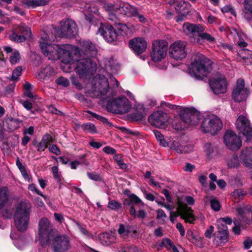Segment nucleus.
I'll use <instances>...</instances> for the list:
<instances>
[{
  "label": "nucleus",
  "instance_id": "nucleus-18",
  "mask_svg": "<svg viewBox=\"0 0 252 252\" xmlns=\"http://www.w3.org/2000/svg\"><path fill=\"white\" fill-rule=\"evenodd\" d=\"M224 142L225 146L232 150H238L242 146V141L233 131L227 130L224 136Z\"/></svg>",
  "mask_w": 252,
  "mask_h": 252
},
{
  "label": "nucleus",
  "instance_id": "nucleus-38",
  "mask_svg": "<svg viewBox=\"0 0 252 252\" xmlns=\"http://www.w3.org/2000/svg\"><path fill=\"white\" fill-rule=\"evenodd\" d=\"M122 8L126 12V14L128 16H136L138 14L137 8L132 6L125 5Z\"/></svg>",
  "mask_w": 252,
  "mask_h": 252
},
{
  "label": "nucleus",
  "instance_id": "nucleus-56",
  "mask_svg": "<svg viewBox=\"0 0 252 252\" xmlns=\"http://www.w3.org/2000/svg\"><path fill=\"white\" fill-rule=\"evenodd\" d=\"M86 13H90V15L93 13L96 14L98 12V10L97 8L95 7L94 5L87 4L86 6Z\"/></svg>",
  "mask_w": 252,
  "mask_h": 252
},
{
  "label": "nucleus",
  "instance_id": "nucleus-21",
  "mask_svg": "<svg viewBox=\"0 0 252 252\" xmlns=\"http://www.w3.org/2000/svg\"><path fill=\"white\" fill-rule=\"evenodd\" d=\"M128 44L130 48L137 55L144 52L147 47V41L141 37L132 38L129 40Z\"/></svg>",
  "mask_w": 252,
  "mask_h": 252
},
{
  "label": "nucleus",
  "instance_id": "nucleus-55",
  "mask_svg": "<svg viewBox=\"0 0 252 252\" xmlns=\"http://www.w3.org/2000/svg\"><path fill=\"white\" fill-rule=\"evenodd\" d=\"M204 150L208 156H211L214 153V148L212 145L210 143L205 144Z\"/></svg>",
  "mask_w": 252,
  "mask_h": 252
},
{
  "label": "nucleus",
  "instance_id": "nucleus-32",
  "mask_svg": "<svg viewBox=\"0 0 252 252\" xmlns=\"http://www.w3.org/2000/svg\"><path fill=\"white\" fill-rule=\"evenodd\" d=\"M227 165L229 168H237L240 165V160L237 155H230L226 159Z\"/></svg>",
  "mask_w": 252,
  "mask_h": 252
},
{
  "label": "nucleus",
  "instance_id": "nucleus-26",
  "mask_svg": "<svg viewBox=\"0 0 252 252\" xmlns=\"http://www.w3.org/2000/svg\"><path fill=\"white\" fill-rule=\"evenodd\" d=\"M49 0H23L22 5L25 8H34L36 6L44 5L49 2Z\"/></svg>",
  "mask_w": 252,
  "mask_h": 252
},
{
  "label": "nucleus",
  "instance_id": "nucleus-42",
  "mask_svg": "<svg viewBox=\"0 0 252 252\" xmlns=\"http://www.w3.org/2000/svg\"><path fill=\"white\" fill-rule=\"evenodd\" d=\"M187 239L192 243L196 244L200 241V237L197 235L194 234L191 230H188L187 232Z\"/></svg>",
  "mask_w": 252,
  "mask_h": 252
},
{
  "label": "nucleus",
  "instance_id": "nucleus-19",
  "mask_svg": "<svg viewBox=\"0 0 252 252\" xmlns=\"http://www.w3.org/2000/svg\"><path fill=\"white\" fill-rule=\"evenodd\" d=\"M169 120L168 115L165 112L157 111L152 113L149 117V122L157 127L164 126Z\"/></svg>",
  "mask_w": 252,
  "mask_h": 252
},
{
  "label": "nucleus",
  "instance_id": "nucleus-37",
  "mask_svg": "<svg viewBox=\"0 0 252 252\" xmlns=\"http://www.w3.org/2000/svg\"><path fill=\"white\" fill-rule=\"evenodd\" d=\"M172 242L168 238H164L162 241L159 243L158 245V250H161L163 247H165L168 249H172L174 246Z\"/></svg>",
  "mask_w": 252,
  "mask_h": 252
},
{
  "label": "nucleus",
  "instance_id": "nucleus-22",
  "mask_svg": "<svg viewBox=\"0 0 252 252\" xmlns=\"http://www.w3.org/2000/svg\"><path fill=\"white\" fill-rule=\"evenodd\" d=\"M98 32L105 40L109 42L115 41L117 38V33L111 25H101L98 30Z\"/></svg>",
  "mask_w": 252,
  "mask_h": 252
},
{
  "label": "nucleus",
  "instance_id": "nucleus-60",
  "mask_svg": "<svg viewBox=\"0 0 252 252\" xmlns=\"http://www.w3.org/2000/svg\"><path fill=\"white\" fill-rule=\"evenodd\" d=\"M103 151L108 155H116V150L110 146H106L104 147L103 148Z\"/></svg>",
  "mask_w": 252,
  "mask_h": 252
},
{
  "label": "nucleus",
  "instance_id": "nucleus-6",
  "mask_svg": "<svg viewBox=\"0 0 252 252\" xmlns=\"http://www.w3.org/2000/svg\"><path fill=\"white\" fill-rule=\"evenodd\" d=\"M183 31L187 35L197 33L199 38L196 39V42L202 43V41H206L210 43H215L216 38L211 34L204 32V28L200 25H193L189 23H185L183 25Z\"/></svg>",
  "mask_w": 252,
  "mask_h": 252
},
{
  "label": "nucleus",
  "instance_id": "nucleus-61",
  "mask_svg": "<svg viewBox=\"0 0 252 252\" xmlns=\"http://www.w3.org/2000/svg\"><path fill=\"white\" fill-rule=\"evenodd\" d=\"M217 45L219 47H220L221 49L222 50L228 49L229 50L231 51L233 49L232 46L227 44L224 42H219Z\"/></svg>",
  "mask_w": 252,
  "mask_h": 252
},
{
  "label": "nucleus",
  "instance_id": "nucleus-3",
  "mask_svg": "<svg viewBox=\"0 0 252 252\" xmlns=\"http://www.w3.org/2000/svg\"><path fill=\"white\" fill-rule=\"evenodd\" d=\"M31 205L26 202L18 204L14 214V223L17 229L20 232L26 231L30 222Z\"/></svg>",
  "mask_w": 252,
  "mask_h": 252
},
{
  "label": "nucleus",
  "instance_id": "nucleus-12",
  "mask_svg": "<svg viewBox=\"0 0 252 252\" xmlns=\"http://www.w3.org/2000/svg\"><path fill=\"white\" fill-rule=\"evenodd\" d=\"M194 203V199L190 196L185 195L178 197L177 201L176 209H179L182 212V216H185L186 214L188 216H191L193 217V221L196 220L195 217L193 214V210L187 206L188 205H193Z\"/></svg>",
  "mask_w": 252,
  "mask_h": 252
},
{
  "label": "nucleus",
  "instance_id": "nucleus-36",
  "mask_svg": "<svg viewBox=\"0 0 252 252\" xmlns=\"http://www.w3.org/2000/svg\"><path fill=\"white\" fill-rule=\"evenodd\" d=\"M153 132L156 137V138L157 139L160 145L164 147L168 146V143L165 140L163 135L160 132L157 130H154Z\"/></svg>",
  "mask_w": 252,
  "mask_h": 252
},
{
  "label": "nucleus",
  "instance_id": "nucleus-33",
  "mask_svg": "<svg viewBox=\"0 0 252 252\" xmlns=\"http://www.w3.org/2000/svg\"><path fill=\"white\" fill-rule=\"evenodd\" d=\"M9 191L6 188H0V209H1L7 201Z\"/></svg>",
  "mask_w": 252,
  "mask_h": 252
},
{
  "label": "nucleus",
  "instance_id": "nucleus-13",
  "mask_svg": "<svg viewBox=\"0 0 252 252\" xmlns=\"http://www.w3.org/2000/svg\"><path fill=\"white\" fill-rule=\"evenodd\" d=\"M236 126L238 132L245 136L247 140L252 137V126L246 116L242 115L238 117L236 121Z\"/></svg>",
  "mask_w": 252,
  "mask_h": 252
},
{
  "label": "nucleus",
  "instance_id": "nucleus-10",
  "mask_svg": "<svg viewBox=\"0 0 252 252\" xmlns=\"http://www.w3.org/2000/svg\"><path fill=\"white\" fill-rule=\"evenodd\" d=\"M168 45L164 40H155L152 44L151 57L155 62L160 61L166 56Z\"/></svg>",
  "mask_w": 252,
  "mask_h": 252
},
{
  "label": "nucleus",
  "instance_id": "nucleus-23",
  "mask_svg": "<svg viewBox=\"0 0 252 252\" xmlns=\"http://www.w3.org/2000/svg\"><path fill=\"white\" fill-rule=\"evenodd\" d=\"M18 30L21 32L23 35H19L15 32H12L9 37L11 41L22 42L26 40V37H30L31 34V32L29 28L27 27L24 24L22 23Z\"/></svg>",
  "mask_w": 252,
  "mask_h": 252
},
{
  "label": "nucleus",
  "instance_id": "nucleus-9",
  "mask_svg": "<svg viewBox=\"0 0 252 252\" xmlns=\"http://www.w3.org/2000/svg\"><path fill=\"white\" fill-rule=\"evenodd\" d=\"M55 31L60 37H73L77 32V25L74 21L67 19L61 22L60 28L58 30L55 29Z\"/></svg>",
  "mask_w": 252,
  "mask_h": 252
},
{
  "label": "nucleus",
  "instance_id": "nucleus-24",
  "mask_svg": "<svg viewBox=\"0 0 252 252\" xmlns=\"http://www.w3.org/2000/svg\"><path fill=\"white\" fill-rule=\"evenodd\" d=\"M218 234L214 239V243L218 245H223L228 241V231L227 226L217 227Z\"/></svg>",
  "mask_w": 252,
  "mask_h": 252
},
{
  "label": "nucleus",
  "instance_id": "nucleus-27",
  "mask_svg": "<svg viewBox=\"0 0 252 252\" xmlns=\"http://www.w3.org/2000/svg\"><path fill=\"white\" fill-rule=\"evenodd\" d=\"M146 114V110L143 105L139 104L135 106V112L131 115V118L133 120L138 121L141 120Z\"/></svg>",
  "mask_w": 252,
  "mask_h": 252
},
{
  "label": "nucleus",
  "instance_id": "nucleus-15",
  "mask_svg": "<svg viewBox=\"0 0 252 252\" xmlns=\"http://www.w3.org/2000/svg\"><path fill=\"white\" fill-rule=\"evenodd\" d=\"M249 94V90L245 86L244 80L241 78L238 79L232 92L233 99L236 102H242L247 99Z\"/></svg>",
  "mask_w": 252,
  "mask_h": 252
},
{
  "label": "nucleus",
  "instance_id": "nucleus-5",
  "mask_svg": "<svg viewBox=\"0 0 252 252\" xmlns=\"http://www.w3.org/2000/svg\"><path fill=\"white\" fill-rule=\"evenodd\" d=\"M38 240L43 247L50 243L52 237L57 233L56 229L53 228L50 221L46 218H42L38 222Z\"/></svg>",
  "mask_w": 252,
  "mask_h": 252
},
{
  "label": "nucleus",
  "instance_id": "nucleus-43",
  "mask_svg": "<svg viewBox=\"0 0 252 252\" xmlns=\"http://www.w3.org/2000/svg\"><path fill=\"white\" fill-rule=\"evenodd\" d=\"M232 222V220L230 217H226L224 218H220L218 219L216 222V225L217 227H222V226H227L224 225L223 223L227 224H231Z\"/></svg>",
  "mask_w": 252,
  "mask_h": 252
},
{
  "label": "nucleus",
  "instance_id": "nucleus-49",
  "mask_svg": "<svg viewBox=\"0 0 252 252\" xmlns=\"http://www.w3.org/2000/svg\"><path fill=\"white\" fill-rule=\"evenodd\" d=\"M52 171L55 181L60 183L62 180L60 177V174L59 172L58 167L57 166H53L52 167Z\"/></svg>",
  "mask_w": 252,
  "mask_h": 252
},
{
  "label": "nucleus",
  "instance_id": "nucleus-8",
  "mask_svg": "<svg viewBox=\"0 0 252 252\" xmlns=\"http://www.w3.org/2000/svg\"><path fill=\"white\" fill-rule=\"evenodd\" d=\"M131 108L130 101L124 96L112 99L107 105V108L109 111L118 114L127 113Z\"/></svg>",
  "mask_w": 252,
  "mask_h": 252
},
{
  "label": "nucleus",
  "instance_id": "nucleus-59",
  "mask_svg": "<svg viewBox=\"0 0 252 252\" xmlns=\"http://www.w3.org/2000/svg\"><path fill=\"white\" fill-rule=\"evenodd\" d=\"M131 202H134L136 204H141V205H143L144 203L142 202V200L135 194H132L130 196Z\"/></svg>",
  "mask_w": 252,
  "mask_h": 252
},
{
  "label": "nucleus",
  "instance_id": "nucleus-14",
  "mask_svg": "<svg viewBox=\"0 0 252 252\" xmlns=\"http://www.w3.org/2000/svg\"><path fill=\"white\" fill-rule=\"evenodd\" d=\"M52 247L55 252H65L70 248L69 238L65 235H57L52 237Z\"/></svg>",
  "mask_w": 252,
  "mask_h": 252
},
{
  "label": "nucleus",
  "instance_id": "nucleus-62",
  "mask_svg": "<svg viewBox=\"0 0 252 252\" xmlns=\"http://www.w3.org/2000/svg\"><path fill=\"white\" fill-rule=\"evenodd\" d=\"M214 230V227L212 225H210L209 227L205 231V236L209 239L212 237V234Z\"/></svg>",
  "mask_w": 252,
  "mask_h": 252
},
{
  "label": "nucleus",
  "instance_id": "nucleus-20",
  "mask_svg": "<svg viewBox=\"0 0 252 252\" xmlns=\"http://www.w3.org/2000/svg\"><path fill=\"white\" fill-rule=\"evenodd\" d=\"M23 125V121L11 116H6L2 121L3 129L8 132H12L19 129Z\"/></svg>",
  "mask_w": 252,
  "mask_h": 252
},
{
  "label": "nucleus",
  "instance_id": "nucleus-64",
  "mask_svg": "<svg viewBox=\"0 0 252 252\" xmlns=\"http://www.w3.org/2000/svg\"><path fill=\"white\" fill-rule=\"evenodd\" d=\"M34 128L33 126H31L28 128H26L24 129L23 131L24 135H32L34 133Z\"/></svg>",
  "mask_w": 252,
  "mask_h": 252
},
{
  "label": "nucleus",
  "instance_id": "nucleus-1",
  "mask_svg": "<svg viewBox=\"0 0 252 252\" xmlns=\"http://www.w3.org/2000/svg\"><path fill=\"white\" fill-rule=\"evenodd\" d=\"M56 37L53 32H44L39 40L42 53L49 60L62 58V62L67 65L76 63L75 70L81 78H87L96 70V63L90 58L97 55L95 46L90 41L82 43L81 53L78 48L71 45H59L52 44Z\"/></svg>",
  "mask_w": 252,
  "mask_h": 252
},
{
  "label": "nucleus",
  "instance_id": "nucleus-51",
  "mask_svg": "<svg viewBox=\"0 0 252 252\" xmlns=\"http://www.w3.org/2000/svg\"><path fill=\"white\" fill-rule=\"evenodd\" d=\"M22 72V68L21 66L17 67L13 71L11 80L12 81L16 80L21 75Z\"/></svg>",
  "mask_w": 252,
  "mask_h": 252
},
{
  "label": "nucleus",
  "instance_id": "nucleus-2",
  "mask_svg": "<svg viewBox=\"0 0 252 252\" xmlns=\"http://www.w3.org/2000/svg\"><path fill=\"white\" fill-rule=\"evenodd\" d=\"M109 90L107 78L104 75H97L85 87L86 93L92 97L105 96Z\"/></svg>",
  "mask_w": 252,
  "mask_h": 252
},
{
  "label": "nucleus",
  "instance_id": "nucleus-52",
  "mask_svg": "<svg viewBox=\"0 0 252 252\" xmlns=\"http://www.w3.org/2000/svg\"><path fill=\"white\" fill-rule=\"evenodd\" d=\"M211 207L212 209L215 211H218L220 210V202L216 198L212 199L211 201Z\"/></svg>",
  "mask_w": 252,
  "mask_h": 252
},
{
  "label": "nucleus",
  "instance_id": "nucleus-54",
  "mask_svg": "<svg viewBox=\"0 0 252 252\" xmlns=\"http://www.w3.org/2000/svg\"><path fill=\"white\" fill-rule=\"evenodd\" d=\"M28 189L29 190H30L32 192L37 193V194L42 196L44 198H46V196L43 195L42 193V192L36 188L35 184H31L29 185V186L28 187Z\"/></svg>",
  "mask_w": 252,
  "mask_h": 252
},
{
  "label": "nucleus",
  "instance_id": "nucleus-31",
  "mask_svg": "<svg viewBox=\"0 0 252 252\" xmlns=\"http://www.w3.org/2000/svg\"><path fill=\"white\" fill-rule=\"evenodd\" d=\"M52 141V137L49 134H46L42 138L40 142L36 145L38 152H42L47 147L48 145Z\"/></svg>",
  "mask_w": 252,
  "mask_h": 252
},
{
  "label": "nucleus",
  "instance_id": "nucleus-53",
  "mask_svg": "<svg viewBox=\"0 0 252 252\" xmlns=\"http://www.w3.org/2000/svg\"><path fill=\"white\" fill-rule=\"evenodd\" d=\"M108 208L112 210H117L121 208L122 207L121 204L115 200L110 201L108 205Z\"/></svg>",
  "mask_w": 252,
  "mask_h": 252
},
{
  "label": "nucleus",
  "instance_id": "nucleus-45",
  "mask_svg": "<svg viewBox=\"0 0 252 252\" xmlns=\"http://www.w3.org/2000/svg\"><path fill=\"white\" fill-rule=\"evenodd\" d=\"M178 146H180V143L177 141H174L171 143H168V146H167V147H169L170 148L175 150L178 153L183 154L187 153V149L181 150L177 148Z\"/></svg>",
  "mask_w": 252,
  "mask_h": 252
},
{
  "label": "nucleus",
  "instance_id": "nucleus-30",
  "mask_svg": "<svg viewBox=\"0 0 252 252\" xmlns=\"http://www.w3.org/2000/svg\"><path fill=\"white\" fill-rule=\"evenodd\" d=\"M98 2L106 11L110 13L109 19L112 21H114L116 17L115 16L112 14V12L115 10V6L105 0H98Z\"/></svg>",
  "mask_w": 252,
  "mask_h": 252
},
{
  "label": "nucleus",
  "instance_id": "nucleus-57",
  "mask_svg": "<svg viewBox=\"0 0 252 252\" xmlns=\"http://www.w3.org/2000/svg\"><path fill=\"white\" fill-rule=\"evenodd\" d=\"M234 226L232 228V231L235 234L239 235L240 233L241 229L240 228V222L237 220L233 221Z\"/></svg>",
  "mask_w": 252,
  "mask_h": 252
},
{
  "label": "nucleus",
  "instance_id": "nucleus-29",
  "mask_svg": "<svg viewBox=\"0 0 252 252\" xmlns=\"http://www.w3.org/2000/svg\"><path fill=\"white\" fill-rule=\"evenodd\" d=\"M190 7L191 5L189 2L181 0L177 2L175 9L179 13L185 15L190 11Z\"/></svg>",
  "mask_w": 252,
  "mask_h": 252
},
{
  "label": "nucleus",
  "instance_id": "nucleus-58",
  "mask_svg": "<svg viewBox=\"0 0 252 252\" xmlns=\"http://www.w3.org/2000/svg\"><path fill=\"white\" fill-rule=\"evenodd\" d=\"M244 5L245 9L252 14V0H245Z\"/></svg>",
  "mask_w": 252,
  "mask_h": 252
},
{
  "label": "nucleus",
  "instance_id": "nucleus-35",
  "mask_svg": "<svg viewBox=\"0 0 252 252\" xmlns=\"http://www.w3.org/2000/svg\"><path fill=\"white\" fill-rule=\"evenodd\" d=\"M238 214L243 219L249 213H252V206L249 205H244L238 207L236 209Z\"/></svg>",
  "mask_w": 252,
  "mask_h": 252
},
{
  "label": "nucleus",
  "instance_id": "nucleus-34",
  "mask_svg": "<svg viewBox=\"0 0 252 252\" xmlns=\"http://www.w3.org/2000/svg\"><path fill=\"white\" fill-rule=\"evenodd\" d=\"M101 243L103 245H109L114 242V236L110 235L107 233H102L99 236Z\"/></svg>",
  "mask_w": 252,
  "mask_h": 252
},
{
  "label": "nucleus",
  "instance_id": "nucleus-46",
  "mask_svg": "<svg viewBox=\"0 0 252 252\" xmlns=\"http://www.w3.org/2000/svg\"><path fill=\"white\" fill-rule=\"evenodd\" d=\"M81 127L84 130L88 132L94 133L97 132L94 125L90 123L84 124L82 125Z\"/></svg>",
  "mask_w": 252,
  "mask_h": 252
},
{
  "label": "nucleus",
  "instance_id": "nucleus-11",
  "mask_svg": "<svg viewBox=\"0 0 252 252\" xmlns=\"http://www.w3.org/2000/svg\"><path fill=\"white\" fill-rule=\"evenodd\" d=\"M209 85L215 94H223L226 92L227 81L224 75L217 74L210 79Z\"/></svg>",
  "mask_w": 252,
  "mask_h": 252
},
{
  "label": "nucleus",
  "instance_id": "nucleus-44",
  "mask_svg": "<svg viewBox=\"0 0 252 252\" xmlns=\"http://www.w3.org/2000/svg\"><path fill=\"white\" fill-rule=\"evenodd\" d=\"M118 232L120 236L124 239H126L130 232L128 228H126L123 224H120Z\"/></svg>",
  "mask_w": 252,
  "mask_h": 252
},
{
  "label": "nucleus",
  "instance_id": "nucleus-7",
  "mask_svg": "<svg viewBox=\"0 0 252 252\" xmlns=\"http://www.w3.org/2000/svg\"><path fill=\"white\" fill-rule=\"evenodd\" d=\"M222 123L218 117L214 115H210L204 118L201 128L204 132H210L215 135L222 129Z\"/></svg>",
  "mask_w": 252,
  "mask_h": 252
},
{
  "label": "nucleus",
  "instance_id": "nucleus-50",
  "mask_svg": "<svg viewBox=\"0 0 252 252\" xmlns=\"http://www.w3.org/2000/svg\"><path fill=\"white\" fill-rule=\"evenodd\" d=\"M56 83L60 85H62L63 87H68L69 85V80L64 77H60L56 80Z\"/></svg>",
  "mask_w": 252,
  "mask_h": 252
},
{
  "label": "nucleus",
  "instance_id": "nucleus-28",
  "mask_svg": "<svg viewBox=\"0 0 252 252\" xmlns=\"http://www.w3.org/2000/svg\"><path fill=\"white\" fill-rule=\"evenodd\" d=\"M177 211H171L170 213V220L171 221L174 222L175 219L178 216H180L181 218L183 219L185 222H189V223H193V217L191 216H188L186 214H185V216H182V212L180 211L179 209H176Z\"/></svg>",
  "mask_w": 252,
  "mask_h": 252
},
{
  "label": "nucleus",
  "instance_id": "nucleus-47",
  "mask_svg": "<svg viewBox=\"0 0 252 252\" xmlns=\"http://www.w3.org/2000/svg\"><path fill=\"white\" fill-rule=\"evenodd\" d=\"M20 59L19 52L17 50H14L10 57V62L11 64H14L17 63Z\"/></svg>",
  "mask_w": 252,
  "mask_h": 252
},
{
  "label": "nucleus",
  "instance_id": "nucleus-39",
  "mask_svg": "<svg viewBox=\"0 0 252 252\" xmlns=\"http://www.w3.org/2000/svg\"><path fill=\"white\" fill-rule=\"evenodd\" d=\"M53 73L54 70L53 68L50 66L48 65L40 71L39 75L40 77L44 78L52 75Z\"/></svg>",
  "mask_w": 252,
  "mask_h": 252
},
{
  "label": "nucleus",
  "instance_id": "nucleus-41",
  "mask_svg": "<svg viewBox=\"0 0 252 252\" xmlns=\"http://www.w3.org/2000/svg\"><path fill=\"white\" fill-rule=\"evenodd\" d=\"M247 194V192L242 189H238L235 190L231 193L232 197L238 201L243 199L244 196Z\"/></svg>",
  "mask_w": 252,
  "mask_h": 252
},
{
  "label": "nucleus",
  "instance_id": "nucleus-16",
  "mask_svg": "<svg viewBox=\"0 0 252 252\" xmlns=\"http://www.w3.org/2000/svg\"><path fill=\"white\" fill-rule=\"evenodd\" d=\"M180 117L184 123L191 126L198 124L200 114L192 108H184L180 113Z\"/></svg>",
  "mask_w": 252,
  "mask_h": 252
},
{
  "label": "nucleus",
  "instance_id": "nucleus-48",
  "mask_svg": "<svg viewBox=\"0 0 252 252\" xmlns=\"http://www.w3.org/2000/svg\"><path fill=\"white\" fill-rule=\"evenodd\" d=\"M105 67L106 71L110 75L114 74L117 71L118 66L114 64H111L110 62H109V63L106 64Z\"/></svg>",
  "mask_w": 252,
  "mask_h": 252
},
{
  "label": "nucleus",
  "instance_id": "nucleus-40",
  "mask_svg": "<svg viewBox=\"0 0 252 252\" xmlns=\"http://www.w3.org/2000/svg\"><path fill=\"white\" fill-rule=\"evenodd\" d=\"M113 158L117 162L118 165H119L120 168L122 169H126L127 168L128 166L124 162L122 159V155L121 154L115 155L114 156Z\"/></svg>",
  "mask_w": 252,
  "mask_h": 252
},
{
  "label": "nucleus",
  "instance_id": "nucleus-25",
  "mask_svg": "<svg viewBox=\"0 0 252 252\" xmlns=\"http://www.w3.org/2000/svg\"><path fill=\"white\" fill-rule=\"evenodd\" d=\"M240 157L245 166L252 168V147L245 148Z\"/></svg>",
  "mask_w": 252,
  "mask_h": 252
},
{
  "label": "nucleus",
  "instance_id": "nucleus-17",
  "mask_svg": "<svg viewBox=\"0 0 252 252\" xmlns=\"http://www.w3.org/2000/svg\"><path fill=\"white\" fill-rule=\"evenodd\" d=\"M186 44V42L180 40L172 43L169 48L171 57L175 60L185 58L187 55Z\"/></svg>",
  "mask_w": 252,
  "mask_h": 252
},
{
  "label": "nucleus",
  "instance_id": "nucleus-4",
  "mask_svg": "<svg viewBox=\"0 0 252 252\" xmlns=\"http://www.w3.org/2000/svg\"><path fill=\"white\" fill-rule=\"evenodd\" d=\"M210 61L203 56H196L189 67V74L198 79H202L212 70Z\"/></svg>",
  "mask_w": 252,
  "mask_h": 252
},
{
  "label": "nucleus",
  "instance_id": "nucleus-63",
  "mask_svg": "<svg viewBox=\"0 0 252 252\" xmlns=\"http://www.w3.org/2000/svg\"><path fill=\"white\" fill-rule=\"evenodd\" d=\"M123 250H126L127 252H138V248L133 245L123 248L121 252H122Z\"/></svg>",
  "mask_w": 252,
  "mask_h": 252
}]
</instances>
